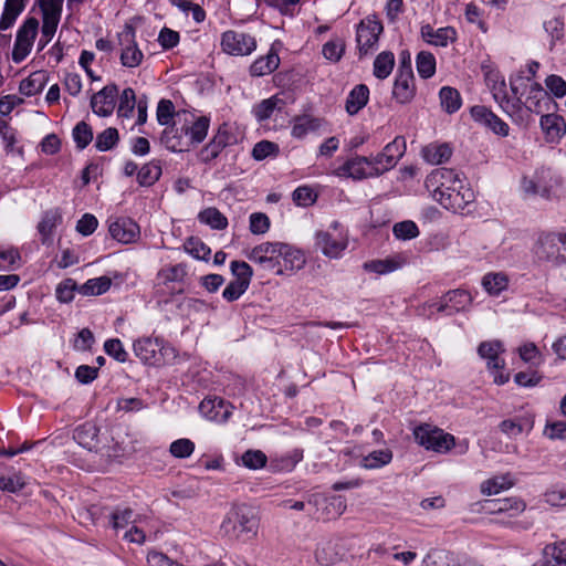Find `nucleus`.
Here are the masks:
<instances>
[{"mask_svg":"<svg viewBox=\"0 0 566 566\" xmlns=\"http://www.w3.org/2000/svg\"><path fill=\"white\" fill-rule=\"evenodd\" d=\"M25 8V0H6L0 30H9Z\"/></svg>","mask_w":566,"mask_h":566,"instance_id":"obj_34","label":"nucleus"},{"mask_svg":"<svg viewBox=\"0 0 566 566\" xmlns=\"http://www.w3.org/2000/svg\"><path fill=\"white\" fill-rule=\"evenodd\" d=\"M512 485V482L506 476H496L484 481L481 485L483 494L491 495L496 494L502 490H506Z\"/></svg>","mask_w":566,"mask_h":566,"instance_id":"obj_61","label":"nucleus"},{"mask_svg":"<svg viewBox=\"0 0 566 566\" xmlns=\"http://www.w3.org/2000/svg\"><path fill=\"white\" fill-rule=\"evenodd\" d=\"M417 71L423 78L431 77L436 72V59L432 53L421 51L416 60Z\"/></svg>","mask_w":566,"mask_h":566,"instance_id":"obj_47","label":"nucleus"},{"mask_svg":"<svg viewBox=\"0 0 566 566\" xmlns=\"http://www.w3.org/2000/svg\"><path fill=\"white\" fill-rule=\"evenodd\" d=\"M118 140V130L114 127H108L96 136L95 147L99 151H106L115 147Z\"/></svg>","mask_w":566,"mask_h":566,"instance_id":"obj_49","label":"nucleus"},{"mask_svg":"<svg viewBox=\"0 0 566 566\" xmlns=\"http://www.w3.org/2000/svg\"><path fill=\"white\" fill-rule=\"evenodd\" d=\"M541 127L552 138L559 137L565 133V123L554 114H543L541 117Z\"/></svg>","mask_w":566,"mask_h":566,"instance_id":"obj_45","label":"nucleus"},{"mask_svg":"<svg viewBox=\"0 0 566 566\" xmlns=\"http://www.w3.org/2000/svg\"><path fill=\"white\" fill-rule=\"evenodd\" d=\"M72 135L78 149H84L93 140V130L91 126L83 120L75 125Z\"/></svg>","mask_w":566,"mask_h":566,"instance_id":"obj_51","label":"nucleus"},{"mask_svg":"<svg viewBox=\"0 0 566 566\" xmlns=\"http://www.w3.org/2000/svg\"><path fill=\"white\" fill-rule=\"evenodd\" d=\"M321 502H328L325 510L327 511L322 518L331 520L340 516L346 510V502L342 496H334L327 500L326 497L312 494L307 499V504L318 506ZM321 518V516H317Z\"/></svg>","mask_w":566,"mask_h":566,"instance_id":"obj_24","label":"nucleus"},{"mask_svg":"<svg viewBox=\"0 0 566 566\" xmlns=\"http://www.w3.org/2000/svg\"><path fill=\"white\" fill-rule=\"evenodd\" d=\"M444 300H447L451 306V312H448V315L468 311L473 301L471 294L462 289L447 292L444 294Z\"/></svg>","mask_w":566,"mask_h":566,"instance_id":"obj_32","label":"nucleus"},{"mask_svg":"<svg viewBox=\"0 0 566 566\" xmlns=\"http://www.w3.org/2000/svg\"><path fill=\"white\" fill-rule=\"evenodd\" d=\"M242 464L251 470L264 468L268 462L265 453L261 450H247L241 457Z\"/></svg>","mask_w":566,"mask_h":566,"instance_id":"obj_52","label":"nucleus"},{"mask_svg":"<svg viewBox=\"0 0 566 566\" xmlns=\"http://www.w3.org/2000/svg\"><path fill=\"white\" fill-rule=\"evenodd\" d=\"M413 436L420 446L439 453L448 452L454 446L452 434L428 423L416 427Z\"/></svg>","mask_w":566,"mask_h":566,"instance_id":"obj_2","label":"nucleus"},{"mask_svg":"<svg viewBox=\"0 0 566 566\" xmlns=\"http://www.w3.org/2000/svg\"><path fill=\"white\" fill-rule=\"evenodd\" d=\"M392 232L397 239L411 240L419 235V229L413 221L407 220L394 226Z\"/></svg>","mask_w":566,"mask_h":566,"instance_id":"obj_58","label":"nucleus"},{"mask_svg":"<svg viewBox=\"0 0 566 566\" xmlns=\"http://www.w3.org/2000/svg\"><path fill=\"white\" fill-rule=\"evenodd\" d=\"M112 281L107 276H99L86 281L78 291L83 295H101L109 290Z\"/></svg>","mask_w":566,"mask_h":566,"instance_id":"obj_44","label":"nucleus"},{"mask_svg":"<svg viewBox=\"0 0 566 566\" xmlns=\"http://www.w3.org/2000/svg\"><path fill=\"white\" fill-rule=\"evenodd\" d=\"M118 94L116 84H109L95 93L91 98V108L98 116H108L115 108V98Z\"/></svg>","mask_w":566,"mask_h":566,"instance_id":"obj_16","label":"nucleus"},{"mask_svg":"<svg viewBox=\"0 0 566 566\" xmlns=\"http://www.w3.org/2000/svg\"><path fill=\"white\" fill-rule=\"evenodd\" d=\"M395 56L390 51L379 53L374 61V75L379 80L387 78L392 72Z\"/></svg>","mask_w":566,"mask_h":566,"instance_id":"obj_38","label":"nucleus"},{"mask_svg":"<svg viewBox=\"0 0 566 566\" xmlns=\"http://www.w3.org/2000/svg\"><path fill=\"white\" fill-rule=\"evenodd\" d=\"M534 419L532 416H522L514 419L503 420L499 428L507 437H517L524 431L530 432L533 429Z\"/></svg>","mask_w":566,"mask_h":566,"instance_id":"obj_26","label":"nucleus"},{"mask_svg":"<svg viewBox=\"0 0 566 566\" xmlns=\"http://www.w3.org/2000/svg\"><path fill=\"white\" fill-rule=\"evenodd\" d=\"M188 253L199 260H207L210 254V248L197 238H189L185 243Z\"/></svg>","mask_w":566,"mask_h":566,"instance_id":"obj_62","label":"nucleus"},{"mask_svg":"<svg viewBox=\"0 0 566 566\" xmlns=\"http://www.w3.org/2000/svg\"><path fill=\"white\" fill-rule=\"evenodd\" d=\"M560 242L559 233H545L539 235L536 245H535V254L539 260H545L552 262L554 264H560L562 261V252H560Z\"/></svg>","mask_w":566,"mask_h":566,"instance_id":"obj_10","label":"nucleus"},{"mask_svg":"<svg viewBox=\"0 0 566 566\" xmlns=\"http://www.w3.org/2000/svg\"><path fill=\"white\" fill-rule=\"evenodd\" d=\"M440 104L442 108L449 113H455L462 104L460 93L450 86H443L439 93Z\"/></svg>","mask_w":566,"mask_h":566,"instance_id":"obj_40","label":"nucleus"},{"mask_svg":"<svg viewBox=\"0 0 566 566\" xmlns=\"http://www.w3.org/2000/svg\"><path fill=\"white\" fill-rule=\"evenodd\" d=\"M25 8V0H6L0 30H9Z\"/></svg>","mask_w":566,"mask_h":566,"instance_id":"obj_33","label":"nucleus"},{"mask_svg":"<svg viewBox=\"0 0 566 566\" xmlns=\"http://www.w3.org/2000/svg\"><path fill=\"white\" fill-rule=\"evenodd\" d=\"M504 352L503 344L500 340L482 342L478 347L479 355L488 360V368L499 370L504 368V360L499 354Z\"/></svg>","mask_w":566,"mask_h":566,"instance_id":"obj_21","label":"nucleus"},{"mask_svg":"<svg viewBox=\"0 0 566 566\" xmlns=\"http://www.w3.org/2000/svg\"><path fill=\"white\" fill-rule=\"evenodd\" d=\"M281 102L282 101L280 98H277L276 96L263 99L261 103H259L258 105H255L253 107L252 113L255 116L258 122H260V123L264 122L272 116L274 109L277 107L279 103H281Z\"/></svg>","mask_w":566,"mask_h":566,"instance_id":"obj_50","label":"nucleus"},{"mask_svg":"<svg viewBox=\"0 0 566 566\" xmlns=\"http://www.w3.org/2000/svg\"><path fill=\"white\" fill-rule=\"evenodd\" d=\"M135 355L146 364H155L156 354L159 350V343L157 339L144 337L135 340L134 343Z\"/></svg>","mask_w":566,"mask_h":566,"instance_id":"obj_28","label":"nucleus"},{"mask_svg":"<svg viewBox=\"0 0 566 566\" xmlns=\"http://www.w3.org/2000/svg\"><path fill=\"white\" fill-rule=\"evenodd\" d=\"M186 268L182 264L164 268L158 272V279L164 284L171 282H181L186 276Z\"/></svg>","mask_w":566,"mask_h":566,"instance_id":"obj_54","label":"nucleus"},{"mask_svg":"<svg viewBox=\"0 0 566 566\" xmlns=\"http://www.w3.org/2000/svg\"><path fill=\"white\" fill-rule=\"evenodd\" d=\"M521 189L526 196L539 195L542 197H546L549 193L547 186L542 185L537 176L533 178L523 177L521 181Z\"/></svg>","mask_w":566,"mask_h":566,"instance_id":"obj_53","label":"nucleus"},{"mask_svg":"<svg viewBox=\"0 0 566 566\" xmlns=\"http://www.w3.org/2000/svg\"><path fill=\"white\" fill-rule=\"evenodd\" d=\"M232 275L235 277L233 281L243 282L250 285L253 271L252 268L244 261H232L230 264Z\"/></svg>","mask_w":566,"mask_h":566,"instance_id":"obj_59","label":"nucleus"},{"mask_svg":"<svg viewBox=\"0 0 566 566\" xmlns=\"http://www.w3.org/2000/svg\"><path fill=\"white\" fill-rule=\"evenodd\" d=\"M553 103L548 93L538 83L531 85L528 95L525 102H522L524 107L535 114H543L549 111L551 104Z\"/></svg>","mask_w":566,"mask_h":566,"instance_id":"obj_18","label":"nucleus"},{"mask_svg":"<svg viewBox=\"0 0 566 566\" xmlns=\"http://www.w3.org/2000/svg\"><path fill=\"white\" fill-rule=\"evenodd\" d=\"M281 242H263L254 247L248 254V258L262 270L272 271L281 275Z\"/></svg>","mask_w":566,"mask_h":566,"instance_id":"obj_4","label":"nucleus"},{"mask_svg":"<svg viewBox=\"0 0 566 566\" xmlns=\"http://www.w3.org/2000/svg\"><path fill=\"white\" fill-rule=\"evenodd\" d=\"M279 154L277 144L270 140H261L256 143L252 149V157L255 160H263L270 156H276Z\"/></svg>","mask_w":566,"mask_h":566,"instance_id":"obj_60","label":"nucleus"},{"mask_svg":"<svg viewBox=\"0 0 566 566\" xmlns=\"http://www.w3.org/2000/svg\"><path fill=\"white\" fill-rule=\"evenodd\" d=\"M345 51V44L340 39L331 40L323 45L322 53L325 59L337 62Z\"/></svg>","mask_w":566,"mask_h":566,"instance_id":"obj_64","label":"nucleus"},{"mask_svg":"<svg viewBox=\"0 0 566 566\" xmlns=\"http://www.w3.org/2000/svg\"><path fill=\"white\" fill-rule=\"evenodd\" d=\"M280 249L282 252L281 274H284L285 272H294L301 270L305 265V256L300 250L286 243H282Z\"/></svg>","mask_w":566,"mask_h":566,"instance_id":"obj_22","label":"nucleus"},{"mask_svg":"<svg viewBox=\"0 0 566 566\" xmlns=\"http://www.w3.org/2000/svg\"><path fill=\"white\" fill-rule=\"evenodd\" d=\"M195 443L189 439H178L170 444L169 451L175 458L185 459L192 454Z\"/></svg>","mask_w":566,"mask_h":566,"instance_id":"obj_63","label":"nucleus"},{"mask_svg":"<svg viewBox=\"0 0 566 566\" xmlns=\"http://www.w3.org/2000/svg\"><path fill=\"white\" fill-rule=\"evenodd\" d=\"M490 504L489 509L491 512L501 513L507 511H514L516 513L523 512L525 510V503L521 500L516 499H501V500H491L486 501Z\"/></svg>","mask_w":566,"mask_h":566,"instance_id":"obj_46","label":"nucleus"},{"mask_svg":"<svg viewBox=\"0 0 566 566\" xmlns=\"http://www.w3.org/2000/svg\"><path fill=\"white\" fill-rule=\"evenodd\" d=\"M315 244L325 256L336 259L347 248V239L342 233L335 235L329 231H318Z\"/></svg>","mask_w":566,"mask_h":566,"instance_id":"obj_14","label":"nucleus"},{"mask_svg":"<svg viewBox=\"0 0 566 566\" xmlns=\"http://www.w3.org/2000/svg\"><path fill=\"white\" fill-rule=\"evenodd\" d=\"M382 31V23L376 15H368L358 23L356 30V42L360 59L373 53L377 49L379 35Z\"/></svg>","mask_w":566,"mask_h":566,"instance_id":"obj_3","label":"nucleus"},{"mask_svg":"<svg viewBox=\"0 0 566 566\" xmlns=\"http://www.w3.org/2000/svg\"><path fill=\"white\" fill-rule=\"evenodd\" d=\"M280 64L279 55L274 52H269L265 56L254 61L250 67L251 75L262 76L272 73Z\"/></svg>","mask_w":566,"mask_h":566,"instance_id":"obj_36","label":"nucleus"},{"mask_svg":"<svg viewBox=\"0 0 566 566\" xmlns=\"http://www.w3.org/2000/svg\"><path fill=\"white\" fill-rule=\"evenodd\" d=\"M416 95L415 75L412 67L397 71L392 88L394 98L400 104L410 103Z\"/></svg>","mask_w":566,"mask_h":566,"instance_id":"obj_11","label":"nucleus"},{"mask_svg":"<svg viewBox=\"0 0 566 566\" xmlns=\"http://www.w3.org/2000/svg\"><path fill=\"white\" fill-rule=\"evenodd\" d=\"M221 46L228 54L248 55L255 50L256 41L250 34L229 30L222 34Z\"/></svg>","mask_w":566,"mask_h":566,"instance_id":"obj_7","label":"nucleus"},{"mask_svg":"<svg viewBox=\"0 0 566 566\" xmlns=\"http://www.w3.org/2000/svg\"><path fill=\"white\" fill-rule=\"evenodd\" d=\"M235 143L237 137L231 127L229 124L223 123L219 126L210 143L201 149V160L205 163L213 160L227 146L234 145Z\"/></svg>","mask_w":566,"mask_h":566,"instance_id":"obj_8","label":"nucleus"},{"mask_svg":"<svg viewBox=\"0 0 566 566\" xmlns=\"http://www.w3.org/2000/svg\"><path fill=\"white\" fill-rule=\"evenodd\" d=\"M453 555L447 551L430 552L423 559V566H457Z\"/></svg>","mask_w":566,"mask_h":566,"instance_id":"obj_56","label":"nucleus"},{"mask_svg":"<svg viewBox=\"0 0 566 566\" xmlns=\"http://www.w3.org/2000/svg\"><path fill=\"white\" fill-rule=\"evenodd\" d=\"M259 518L255 510L247 504L233 505L224 516L220 530L230 537L239 539L256 535Z\"/></svg>","mask_w":566,"mask_h":566,"instance_id":"obj_1","label":"nucleus"},{"mask_svg":"<svg viewBox=\"0 0 566 566\" xmlns=\"http://www.w3.org/2000/svg\"><path fill=\"white\" fill-rule=\"evenodd\" d=\"M39 31L38 19L30 17L19 28L12 50V60L21 63L31 52Z\"/></svg>","mask_w":566,"mask_h":566,"instance_id":"obj_5","label":"nucleus"},{"mask_svg":"<svg viewBox=\"0 0 566 566\" xmlns=\"http://www.w3.org/2000/svg\"><path fill=\"white\" fill-rule=\"evenodd\" d=\"M136 95L133 88L127 87L119 97L117 114L120 117H129L135 108Z\"/></svg>","mask_w":566,"mask_h":566,"instance_id":"obj_55","label":"nucleus"},{"mask_svg":"<svg viewBox=\"0 0 566 566\" xmlns=\"http://www.w3.org/2000/svg\"><path fill=\"white\" fill-rule=\"evenodd\" d=\"M374 167L375 161L373 157L356 156L338 167L336 174L337 176L360 180L376 176Z\"/></svg>","mask_w":566,"mask_h":566,"instance_id":"obj_9","label":"nucleus"},{"mask_svg":"<svg viewBox=\"0 0 566 566\" xmlns=\"http://www.w3.org/2000/svg\"><path fill=\"white\" fill-rule=\"evenodd\" d=\"M322 126V119L312 115H301L293 119L292 136L303 138L308 133L317 130Z\"/></svg>","mask_w":566,"mask_h":566,"instance_id":"obj_29","label":"nucleus"},{"mask_svg":"<svg viewBox=\"0 0 566 566\" xmlns=\"http://www.w3.org/2000/svg\"><path fill=\"white\" fill-rule=\"evenodd\" d=\"M507 284V276L503 273H488L482 279V286L493 296H497L502 291L506 290Z\"/></svg>","mask_w":566,"mask_h":566,"instance_id":"obj_41","label":"nucleus"},{"mask_svg":"<svg viewBox=\"0 0 566 566\" xmlns=\"http://www.w3.org/2000/svg\"><path fill=\"white\" fill-rule=\"evenodd\" d=\"M474 199V191L462 180L460 185H457V191L454 193H448V196L439 197V203L448 210L459 212L469 203L473 202Z\"/></svg>","mask_w":566,"mask_h":566,"instance_id":"obj_15","label":"nucleus"},{"mask_svg":"<svg viewBox=\"0 0 566 566\" xmlns=\"http://www.w3.org/2000/svg\"><path fill=\"white\" fill-rule=\"evenodd\" d=\"M452 155V148L449 144H429L422 149L423 159L431 165H440Z\"/></svg>","mask_w":566,"mask_h":566,"instance_id":"obj_31","label":"nucleus"},{"mask_svg":"<svg viewBox=\"0 0 566 566\" xmlns=\"http://www.w3.org/2000/svg\"><path fill=\"white\" fill-rule=\"evenodd\" d=\"M208 129L209 118L206 116L198 117L192 122L191 126L184 125L181 127V132H184L186 135H190L191 142L196 144L201 143L206 138Z\"/></svg>","mask_w":566,"mask_h":566,"instance_id":"obj_42","label":"nucleus"},{"mask_svg":"<svg viewBox=\"0 0 566 566\" xmlns=\"http://www.w3.org/2000/svg\"><path fill=\"white\" fill-rule=\"evenodd\" d=\"M369 88L365 84L356 85L348 94L345 109L349 115L357 114L368 102Z\"/></svg>","mask_w":566,"mask_h":566,"instance_id":"obj_27","label":"nucleus"},{"mask_svg":"<svg viewBox=\"0 0 566 566\" xmlns=\"http://www.w3.org/2000/svg\"><path fill=\"white\" fill-rule=\"evenodd\" d=\"M119 42L125 45L120 53V62L125 67L138 66L144 57L143 52L138 49L135 42V31L132 27H126L125 30L119 33Z\"/></svg>","mask_w":566,"mask_h":566,"instance_id":"obj_12","label":"nucleus"},{"mask_svg":"<svg viewBox=\"0 0 566 566\" xmlns=\"http://www.w3.org/2000/svg\"><path fill=\"white\" fill-rule=\"evenodd\" d=\"M460 178L453 169L450 168H437L432 170L426 178V188L432 192V196L438 191L446 189L451 184L458 182Z\"/></svg>","mask_w":566,"mask_h":566,"instance_id":"obj_19","label":"nucleus"},{"mask_svg":"<svg viewBox=\"0 0 566 566\" xmlns=\"http://www.w3.org/2000/svg\"><path fill=\"white\" fill-rule=\"evenodd\" d=\"M400 263L394 259L373 260L364 264V269L378 274H386L397 270Z\"/></svg>","mask_w":566,"mask_h":566,"instance_id":"obj_57","label":"nucleus"},{"mask_svg":"<svg viewBox=\"0 0 566 566\" xmlns=\"http://www.w3.org/2000/svg\"><path fill=\"white\" fill-rule=\"evenodd\" d=\"M62 222V213L59 208L46 210L38 224V231L41 234L43 244L51 242L55 228Z\"/></svg>","mask_w":566,"mask_h":566,"instance_id":"obj_23","label":"nucleus"},{"mask_svg":"<svg viewBox=\"0 0 566 566\" xmlns=\"http://www.w3.org/2000/svg\"><path fill=\"white\" fill-rule=\"evenodd\" d=\"M48 77L49 76L45 71L33 72L27 78L21 81L19 86L20 93L25 96H33L40 93L44 88Z\"/></svg>","mask_w":566,"mask_h":566,"instance_id":"obj_30","label":"nucleus"},{"mask_svg":"<svg viewBox=\"0 0 566 566\" xmlns=\"http://www.w3.org/2000/svg\"><path fill=\"white\" fill-rule=\"evenodd\" d=\"M543 566H566V542L549 544L544 548Z\"/></svg>","mask_w":566,"mask_h":566,"instance_id":"obj_35","label":"nucleus"},{"mask_svg":"<svg viewBox=\"0 0 566 566\" xmlns=\"http://www.w3.org/2000/svg\"><path fill=\"white\" fill-rule=\"evenodd\" d=\"M392 460V452L389 449L375 450L363 458L361 465L365 469H379Z\"/></svg>","mask_w":566,"mask_h":566,"instance_id":"obj_43","label":"nucleus"},{"mask_svg":"<svg viewBox=\"0 0 566 566\" xmlns=\"http://www.w3.org/2000/svg\"><path fill=\"white\" fill-rule=\"evenodd\" d=\"M422 39L436 46H447L449 42H453L457 36V32L451 27L433 29L430 24H424L420 30Z\"/></svg>","mask_w":566,"mask_h":566,"instance_id":"obj_20","label":"nucleus"},{"mask_svg":"<svg viewBox=\"0 0 566 566\" xmlns=\"http://www.w3.org/2000/svg\"><path fill=\"white\" fill-rule=\"evenodd\" d=\"M471 116L478 124L489 128L499 136L506 137L510 133L509 125L483 105L473 106L471 108Z\"/></svg>","mask_w":566,"mask_h":566,"instance_id":"obj_13","label":"nucleus"},{"mask_svg":"<svg viewBox=\"0 0 566 566\" xmlns=\"http://www.w3.org/2000/svg\"><path fill=\"white\" fill-rule=\"evenodd\" d=\"M174 117H176V122L184 120L185 123H188L189 122L188 117L193 118V115L187 111L175 113V106H174L172 102L169 99H161L157 106L158 123L160 125L169 126L170 122L174 119Z\"/></svg>","mask_w":566,"mask_h":566,"instance_id":"obj_25","label":"nucleus"},{"mask_svg":"<svg viewBox=\"0 0 566 566\" xmlns=\"http://www.w3.org/2000/svg\"><path fill=\"white\" fill-rule=\"evenodd\" d=\"M198 219L212 229L223 230L228 227V220L217 208L209 207L199 212Z\"/></svg>","mask_w":566,"mask_h":566,"instance_id":"obj_39","label":"nucleus"},{"mask_svg":"<svg viewBox=\"0 0 566 566\" xmlns=\"http://www.w3.org/2000/svg\"><path fill=\"white\" fill-rule=\"evenodd\" d=\"M160 175V166L156 163H149L138 170L137 180L140 186H151L159 179Z\"/></svg>","mask_w":566,"mask_h":566,"instance_id":"obj_48","label":"nucleus"},{"mask_svg":"<svg viewBox=\"0 0 566 566\" xmlns=\"http://www.w3.org/2000/svg\"><path fill=\"white\" fill-rule=\"evenodd\" d=\"M111 237L124 244L135 242L139 237V226L130 218H117L109 223Z\"/></svg>","mask_w":566,"mask_h":566,"instance_id":"obj_17","label":"nucleus"},{"mask_svg":"<svg viewBox=\"0 0 566 566\" xmlns=\"http://www.w3.org/2000/svg\"><path fill=\"white\" fill-rule=\"evenodd\" d=\"M406 139L402 136H397L391 143L387 144L380 154L373 157L375 175H382L394 168L406 153Z\"/></svg>","mask_w":566,"mask_h":566,"instance_id":"obj_6","label":"nucleus"},{"mask_svg":"<svg viewBox=\"0 0 566 566\" xmlns=\"http://www.w3.org/2000/svg\"><path fill=\"white\" fill-rule=\"evenodd\" d=\"M160 140L168 150L174 153L182 151L186 146L181 134H179V129L176 127V120H174L172 125L165 128Z\"/></svg>","mask_w":566,"mask_h":566,"instance_id":"obj_37","label":"nucleus"}]
</instances>
